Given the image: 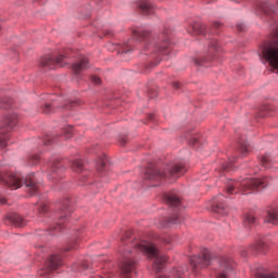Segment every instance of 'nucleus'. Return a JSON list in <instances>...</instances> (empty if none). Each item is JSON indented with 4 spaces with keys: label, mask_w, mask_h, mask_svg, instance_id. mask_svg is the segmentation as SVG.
Masks as SVG:
<instances>
[{
    "label": "nucleus",
    "mask_w": 278,
    "mask_h": 278,
    "mask_svg": "<svg viewBox=\"0 0 278 278\" xmlns=\"http://www.w3.org/2000/svg\"><path fill=\"white\" fill-rule=\"evenodd\" d=\"M64 61V55H59V56H43L41 59V66L43 68H50L53 70L55 66H60L62 62Z\"/></svg>",
    "instance_id": "obj_11"
},
{
    "label": "nucleus",
    "mask_w": 278,
    "mask_h": 278,
    "mask_svg": "<svg viewBox=\"0 0 278 278\" xmlns=\"http://www.w3.org/2000/svg\"><path fill=\"white\" fill-rule=\"evenodd\" d=\"M132 36H134L135 40H138V42H148V40H149V31L135 30L132 33Z\"/></svg>",
    "instance_id": "obj_18"
},
{
    "label": "nucleus",
    "mask_w": 278,
    "mask_h": 278,
    "mask_svg": "<svg viewBox=\"0 0 278 278\" xmlns=\"http://www.w3.org/2000/svg\"><path fill=\"white\" fill-rule=\"evenodd\" d=\"M164 199H165L166 203L168 205H170L172 207H179V205H181V200H179V198H177V195H175L173 193H166L164 195Z\"/></svg>",
    "instance_id": "obj_16"
},
{
    "label": "nucleus",
    "mask_w": 278,
    "mask_h": 278,
    "mask_svg": "<svg viewBox=\"0 0 278 278\" xmlns=\"http://www.w3.org/2000/svg\"><path fill=\"white\" fill-rule=\"evenodd\" d=\"M270 10H273V7L268 2H261V4L257 5L256 14H260L261 12L263 14H270Z\"/></svg>",
    "instance_id": "obj_22"
},
{
    "label": "nucleus",
    "mask_w": 278,
    "mask_h": 278,
    "mask_svg": "<svg viewBox=\"0 0 278 278\" xmlns=\"http://www.w3.org/2000/svg\"><path fill=\"white\" fill-rule=\"evenodd\" d=\"M0 184H4L11 190H18L23 184L28 188L30 194H36L38 191V184H36V176L29 174L25 179L21 173L0 174Z\"/></svg>",
    "instance_id": "obj_3"
},
{
    "label": "nucleus",
    "mask_w": 278,
    "mask_h": 278,
    "mask_svg": "<svg viewBox=\"0 0 278 278\" xmlns=\"http://www.w3.org/2000/svg\"><path fill=\"white\" fill-rule=\"evenodd\" d=\"M104 166H105V159L100 160V161L98 162L97 168H98V170L103 172V167H104Z\"/></svg>",
    "instance_id": "obj_36"
},
{
    "label": "nucleus",
    "mask_w": 278,
    "mask_h": 278,
    "mask_svg": "<svg viewBox=\"0 0 278 278\" xmlns=\"http://www.w3.org/2000/svg\"><path fill=\"white\" fill-rule=\"evenodd\" d=\"M188 33L194 34L195 36H205V25L199 23L192 24Z\"/></svg>",
    "instance_id": "obj_14"
},
{
    "label": "nucleus",
    "mask_w": 278,
    "mask_h": 278,
    "mask_svg": "<svg viewBox=\"0 0 278 278\" xmlns=\"http://www.w3.org/2000/svg\"><path fill=\"white\" fill-rule=\"evenodd\" d=\"M73 134V126H68L66 129H65V137L66 138H71V135Z\"/></svg>",
    "instance_id": "obj_37"
},
{
    "label": "nucleus",
    "mask_w": 278,
    "mask_h": 278,
    "mask_svg": "<svg viewBox=\"0 0 278 278\" xmlns=\"http://www.w3.org/2000/svg\"><path fill=\"white\" fill-rule=\"evenodd\" d=\"M258 55L263 64L278 71V27L271 33L269 40L260 47Z\"/></svg>",
    "instance_id": "obj_2"
},
{
    "label": "nucleus",
    "mask_w": 278,
    "mask_h": 278,
    "mask_svg": "<svg viewBox=\"0 0 278 278\" xmlns=\"http://www.w3.org/2000/svg\"><path fill=\"white\" fill-rule=\"evenodd\" d=\"M43 112H45L46 114H49V112H51V104L47 103V104L45 105Z\"/></svg>",
    "instance_id": "obj_41"
},
{
    "label": "nucleus",
    "mask_w": 278,
    "mask_h": 278,
    "mask_svg": "<svg viewBox=\"0 0 278 278\" xmlns=\"http://www.w3.org/2000/svg\"><path fill=\"white\" fill-rule=\"evenodd\" d=\"M177 223H179V215H175L168 219V225H177Z\"/></svg>",
    "instance_id": "obj_34"
},
{
    "label": "nucleus",
    "mask_w": 278,
    "mask_h": 278,
    "mask_svg": "<svg viewBox=\"0 0 278 278\" xmlns=\"http://www.w3.org/2000/svg\"><path fill=\"white\" fill-rule=\"evenodd\" d=\"M203 62H210V58H205V59H203L201 61L197 60L195 64H203Z\"/></svg>",
    "instance_id": "obj_43"
},
{
    "label": "nucleus",
    "mask_w": 278,
    "mask_h": 278,
    "mask_svg": "<svg viewBox=\"0 0 278 278\" xmlns=\"http://www.w3.org/2000/svg\"><path fill=\"white\" fill-rule=\"evenodd\" d=\"M257 223V219L255 218V215L248 213L244 215V224L245 225H255Z\"/></svg>",
    "instance_id": "obj_27"
},
{
    "label": "nucleus",
    "mask_w": 278,
    "mask_h": 278,
    "mask_svg": "<svg viewBox=\"0 0 278 278\" xmlns=\"http://www.w3.org/2000/svg\"><path fill=\"white\" fill-rule=\"evenodd\" d=\"M233 273V261L229 257L219 258V268L216 273L217 278H229Z\"/></svg>",
    "instance_id": "obj_9"
},
{
    "label": "nucleus",
    "mask_w": 278,
    "mask_h": 278,
    "mask_svg": "<svg viewBox=\"0 0 278 278\" xmlns=\"http://www.w3.org/2000/svg\"><path fill=\"white\" fill-rule=\"evenodd\" d=\"M38 160H40V156L37 154L33 155L29 157V166H34V164H38Z\"/></svg>",
    "instance_id": "obj_32"
},
{
    "label": "nucleus",
    "mask_w": 278,
    "mask_h": 278,
    "mask_svg": "<svg viewBox=\"0 0 278 278\" xmlns=\"http://www.w3.org/2000/svg\"><path fill=\"white\" fill-rule=\"evenodd\" d=\"M160 53H162V55H168L169 50H168V42L163 43L160 48H159Z\"/></svg>",
    "instance_id": "obj_31"
},
{
    "label": "nucleus",
    "mask_w": 278,
    "mask_h": 278,
    "mask_svg": "<svg viewBox=\"0 0 278 278\" xmlns=\"http://www.w3.org/2000/svg\"><path fill=\"white\" fill-rule=\"evenodd\" d=\"M276 3L278 4V0H276Z\"/></svg>",
    "instance_id": "obj_55"
},
{
    "label": "nucleus",
    "mask_w": 278,
    "mask_h": 278,
    "mask_svg": "<svg viewBox=\"0 0 278 278\" xmlns=\"http://www.w3.org/2000/svg\"><path fill=\"white\" fill-rule=\"evenodd\" d=\"M256 278H278L277 274H262L258 275Z\"/></svg>",
    "instance_id": "obj_35"
},
{
    "label": "nucleus",
    "mask_w": 278,
    "mask_h": 278,
    "mask_svg": "<svg viewBox=\"0 0 278 278\" xmlns=\"http://www.w3.org/2000/svg\"><path fill=\"white\" fill-rule=\"evenodd\" d=\"M186 166L181 164H173L167 167H149L146 170V179H150L151 181H162L163 179H179L181 175H186Z\"/></svg>",
    "instance_id": "obj_4"
},
{
    "label": "nucleus",
    "mask_w": 278,
    "mask_h": 278,
    "mask_svg": "<svg viewBox=\"0 0 278 278\" xmlns=\"http://www.w3.org/2000/svg\"><path fill=\"white\" fill-rule=\"evenodd\" d=\"M266 247V244L264 243V241H257L252 249L255 251V253H262L264 251V248Z\"/></svg>",
    "instance_id": "obj_29"
},
{
    "label": "nucleus",
    "mask_w": 278,
    "mask_h": 278,
    "mask_svg": "<svg viewBox=\"0 0 278 278\" xmlns=\"http://www.w3.org/2000/svg\"><path fill=\"white\" fill-rule=\"evenodd\" d=\"M233 1H236L237 3H240V0H233Z\"/></svg>",
    "instance_id": "obj_53"
},
{
    "label": "nucleus",
    "mask_w": 278,
    "mask_h": 278,
    "mask_svg": "<svg viewBox=\"0 0 278 278\" xmlns=\"http://www.w3.org/2000/svg\"><path fill=\"white\" fill-rule=\"evenodd\" d=\"M261 164L265 168H271L273 164H275V161L270 156V154H265L261 157Z\"/></svg>",
    "instance_id": "obj_23"
},
{
    "label": "nucleus",
    "mask_w": 278,
    "mask_h": 278,
    "mask_svg": "<svg viewBox=\"0 0 278 278\" xmlns=\"http://www.w3.org/2000/svg\"><path fill=\"white\" fill-rule=\"evenodd\" d=\"M214 27H216V28L220 27V23L219 22H215L214 23Z\"/></svg>",
    "instance_id": "obj_47"
},
{
    "label": "nucleus",
    "mask_w": 278,
    "mask_h": 278,
    "mask_svg": "<svg viewBox=\"0 0 278 278\" xmlns=\"http://www.w3.org/2000/svg\"><path fill=\"white\" fill-rule=\"evenodd\" d=\"M193 144H197V140H194Z\"/></svg>",
    "instance_id": "obj_54"
},
{
    "label": "nucleus",
    "mask_w": 278,
    "mask_h": 278,
    "mask_svg": "<svg viewBox=\"0 0 278 278\" xmlns=\"http://www.w3.org/2000/svg\"><path fill=\"white\" fill-rule=\"evenodd\" d=\"M157 278H168V277H166V276H164V275H162V274H159V275H157Z\"/></svg>",
    "instance_id": "obj_50"
},
{
    "label": "nucleus",
    "mask_w": 278,
    "mask_h": 278,
    "mask_svg": "<svg viewBox=\"0 0 278 278\" xmlns=\"http://www.w3.org/2000/svg\"><path fill=\"white\" fill-rule=\"evenodd\" d=\"M122 53H129V45H126V48H123Z\"/></svg>",
    "instance_id": "obj_45"
},
{
    "label": "nucleus",
    "mask_w": 278,
    "mask_h": 278,
    "mask_svg": "<svg viewBox=\"0 0 278 278\" xmlns=\"http://www.w3.org/2000/svg\"><path fill=\"white\" fill-rule=\"evenodd\" d=\"M45 144H51V141H50V140H48V141H46V142H45Z\"/></svg>",
    "instance_id": "obj_51"
},
{
    "label": "nucleus",
    "mask_w": 278,
    "mask_h": 278,
    "mask_svg": "<svg viewBox=\"0 0 278 278\" xmlns=\"http://www.w3.org/2000/svg\"><path fill=\"white\" fill-rule=\"evenodd\" d=\"M73 273H81L83 270H88V264L87 263H74L72 265Z\"/></svg>",
    "instance_id": "obj_24"
},
{
    "label": "nucleus",
    "mask_w": 278,
    "mask_h": 278,
    "mask_svg": "<svg viewBox=\"0 0 278 278\" xmlns=\"http://www.w3.org/2000/svg\"><path fill=\"white\" fill-rule=\"evenodd\" d=\"M190 262L193 273H197V270L207 268L212 264V255L208 250H203L200 255L193 256Z\"/></svg>",
    "instance_id": "obj_7"
},
{
    "label": "nucleus",
    "mask_w": 278,
    "mask_h": 278,
    "mask_svg": "<svg viewBox=\"0 0 278 278\" xmlns=\"http://www.w3.org/2000/svg\"><path fill=\"white\" fill-rule=\"evenodd\" d=\"M72 168L76 173H81L84 170V163H81V161L76 160V161L73 162Z\"/></svg>",
    "instance_id": "obj_28"
},
{
    "label": "nucleus",
    "mask_w": 278,
    "mask_h": 278,
    "mask_svg": "<svg viewBox=\"0 0 278 278\" xmlns=\"http://www.w3.org/2000/svg\"><path fill=\"white\" fill-rule=\"evenodd\" d=\"M8 220L11 223V225H14V227H23L25 225V219H23V217L16 213L9 215Z\"/></svg>",
    "instance_id": "obj_15"
},
{
    "label": "nucleus",
    "mask_w": 278,
    "mask_h": 278,
    "mask_svg": "<svg viewBox=\"0 0 278 278\" xmlns=\"http://www.w3.org/2000/svg\"><path fill=\"white\" fill-rule=\"evenodd\" d=\"M174 278H185V274L181 269H174L173 270Z\"/></svg>",
    "instance_id": "obj_33"
},
{
    "label": "nucleus",
    "mask_w": 278,
    "mask_h": 278,
    "mask_svg": "<svg viewBox=\"0 0 278 278\" xmlns=\"http://www.w3.org/2000/svg\"><path fill=\"white\" fill-rule=\"evenodd\" d=\"M4 203H5V199L0 198V205H4Z\"/></svg>",
    "instance_id": "obj_46"
},
{
    "label": "nucleus",
    "mask_w": 278,
    "mask_h": 278,
    "mask_svg": "<svg viewBox=\"0 0 278 278\" xmlns=\"http://www.w3.org/2000/svg\"><path fill=\"white\" fill-rule=\"evenodd\" d=\"M88 68V59L86 56L80 58L74 65H73V72L75 75H79V73H83V71H86Z\"/></svg>",
    "instance_id": "obj_12"
},
{
    "label": "nucleus",
    "mask_w": 278,
    "mask_h": 278,
    "mask_svg": "<svg viewBox=\"0 0 278 278\" xmlns=\"http://www.w3.org/2000/svg\"><path fill=\"white\" fill-rule=\"evenodd\" d=\"M4 123L9 129L16 127V123H18V115H16V113L10 114L7 116Z\"/></svg>",
    "instance_id": "obj_21"
},
{
    "label": "nucleus",
    "mask_w": 278,
    "mask_h": 278,
    "mask_svg": "<svg viewBox=\"0 0 278 278\" xmlns=\"http://www.w3.org/2000/svg\"><path fill=\"white\" fill-rule=\"evenodd\" d=\"M64 210H68V203L63 204V208L61 211V218L59 219V224L52 228L54 231H62V225H64L65 222V216H66V211Z\"/></svg>",
    "instance_id": "obj_19"
},
{
    "label": "nucleus",
    "mask_w": 278,
    "mask_h": 278,
    "mask_svg": "<svg viewBox=\"0 0 278 278\" xmlns=\"http://www.w3.org/2000/svg\"><path fill=\"white\" fill-rule=\"evenodd\" d=\"M233 162H236V159H232L229 161V163L224 167L225 170H229L231 166H233Z\"/></svg>",
    "instance_id": "obj_40"
},
{
    "label": "nucleus",
    "mask_w": 278,
    "mask_h": 278,
    "mask_svg": "<svg viewBox=\"0 0 278 278\" xmlns=\"http://www.w3.org/2000/svg\"><path fill=\"white\" fill-rule=\"evenodd\" d=\"M139 10H141L143 14H153V5L147 0L139 2Z\"/></svg>",
    "instance_id": "obj_20"
},
{
    "label": "nucleus",
    "mask_w": 278,
    "mask_h": 278,
    "mask_svg": "<svg viewBox=\"0 0 278 278\" xmlns=\"http://www.w3.org/2000/svg\"><path fill=\"white\" fill-rule=\"evenodd\" d=\"M265 223L269 225H277L278 223V210H270L267 212V216L265 217Z\"/></svg>",
    "instance_id": "obj_17"
},
{
    "label": "nucleus",
    "mask_w": 278,
    "mask_h": 278,
    "mask_svg": "<svg viewBox=\"0 0 278 278\" xmlns=\"http://www.w3.org/2000/svg\"><path fill=\"white\" fill-rule=\"evenodd\" d=\"M249 149L250 146L247 143V141L239 142V153H241L242 157H247V155H249Z\"/></svg>",
    "instance_id": "obj_25"
},
{
    "label": "nucleus",
    "mask_w": 278,
    "mask_h": 278,
    "mask_svg": "<svg viewBox=\"0 0 278 278\" xmlns=\"http://www.w3.org/2000/svg\"><path fill=\"white\" fill-rule=\"evenodd\" d=\"M136 270V261L129 256V252L123 253V261L121 264V277L122 278H131Z\"/></svg>",
    "instance_id": "obj_8"
},
{
    "label": "nucleus",
    "mask_w": 278,
    "mask_h": 278,
    "mask_svg": "<svg viewBox=\"0 0 278 278\" xmlns=\"http://www.w3.org/2000/svg\"><path fill=\"white\" fill-rule=\"evenodd\" d=\"M62 266V257L53 255L46 263L45 267L38 270V275L41 278H49Z\"/></svg>",
    "instance_id": "obj_6"
},
{
    "label": "nucleus",
    "mask_w": 278,
    "mask_h": 278,
    "mask_svg": "<svg viewBox=\"0 0 278 278\" xmlns=\"http://www.w3.org/2000/svg\"><path fill=\"white\" fill-rule=\"evenodd\" d=\"M213 212L216 214L225 215V205L223 204V195H217V198L214 199L213 202Z\"/></svg>",
    "instance_id": "obj_13"
},
{
    "label": "nucleus",
    "mask_w": 278,
    "mask_h": 278,
    "mask_svg": "<svg viewBox=\"0 0 278 278\" xmlns=\"http://www.w3.org/2000/svg\"><path fill=\"white\" fill-rule=\"evenodd\" d=\"M268 184H270V180L267 177L263 179L247 178L241 181L229 180L226 186V194H238V192H241L242 194H251L253 190H257V188H266Z\"/></svg>",
    "instance_id": "obj_1"
},
{
    "label": "nucleus",
    "mask_w": 278,
    "mask_h": 278,
    "mask_svg": "<svg viewBox=\"0 0 278 278\" xmlns=\"http://www.w3.org/2000/svg\"><path fill=\"white\" fill-rule=\"evenodd\" d=\"M8 147V135H0V149Z\"/></svg>",
    "instance_id": "obj_30"
},
{
    "label": "nucleus",
    "mask_w": 278,
    "mask_h": 278,
    "mask_svg": "<svg viewBox=\"0 0 278 278\" xmlns=\"http://www.w3.org/2000/svg\"><path fill=\"white\" fill-rule=\"evenodd\" d=\"M164 242H165V244H169L170 243V241H168V240H165Z\"/></svg>",
    "instance_id": "obj_52"
},
{
    "label": "nucleus",
    "mask_w": 278,
    "mask_h": 278,
    "mask_svg": "<svg viewBox=\"0 0 278 278\" xmlns=\"http://www.w3.org/2000/svg\"><path fill=\"white\" fill-rule=\"evenodd\" d=\"M137 249L142 251V253H147L148 257L154 260V268L156 273H160V270L164 268V264H166L168 261V257L160 253V250H157V248L149 241H141L139 244H137Z\"/></svg>",
    "instance_id": "obj_5"
},
{
    "label": "nucleus",
    "mask_w": 278,
    "mask_h": 278,
    "mask_svg": "<svg viewBox=\"0 0 278 278\" xmlns=\"http://www.w3.org/2000/svg\"><path fill=\"white\" fill-rule=\"evenodd\" d=\"M218 51V45H216V39H211L208 42V55H214Z\"/></svg>",
    "instance_id": "obj_26"
},
{
    "label": "nucleus",
    "mask_w": 278,
    "mask_h": 278,
    "mask_svg": "<svg viewBox=\"0 0 278 278\" xmlns=\"http://www.w3.org/2000/svg\"><path fill=\"white\" fill-rule=\"evenodd\" d=\"M73 249H77L75 245H70L67 251H73Z\"/></svg>",
    "instance_id": "obj_49"
},
{
    "label": "nucleus",
    "mask_w": 278,
    "mask_h": 278,
    "mask_svg": "<svg viewBox=\"0 0 278 278\" xmlns=\"http://www.w3.org/2000/svg\"><path fill=\"white\" fill-rule=\"evenodd\" d=\"M237 29H238V31H244V24L243 23H238L237 24Z\"/></svg>",
    "instance_id": "obj_42"
},
{
    "label": "nucleus",
    "mask_w": 278,
    "mask_h": 278,
    "mask_svg": "<svg viewBox=\"0 0 278 278\" xmlns=\"http://www.w3.org/2000/svg\"><path fill=\"white\" fill-rule=\"evenodd\" d=\"M65 169L66 168L62 166V163L56 157L51 159L48 163L49 179H51V175L52 179H55V177L61 175V173H64Z\"/></svg>",
    "instance_id": "obj_10"
},
{
    "label": "nucleus",
    "mask_w": 278,
    "mask_h": 278,
    "mask_svg": "<svg viewBox=\"0 0 278 278\" xmlns=\"http://www.w3.org/2000/svg\"><path fill=\"white\" fill-rule=\"evenodd\" d=\"M91 81L92 84H96L97 86H99L101 84V78H99L98 76H92Z\"/></svg>",
    "instance_id": "obj_38"
},
{
    "label": "nucleus",
    "mask_w": 278,
    "mask_h": 278,
    "mask_svg": "<svg viewBox=\"0 0 278 278\" xmlns=\"http://www.w3.org/2000/svg\"><path fill=\"white\" fill-rule=\"evenodd\" d=\"M76 102H70V104L65 105V110H71L75 105Z\"/></svg>",
    "instance_id": "obj_44"
},
{
    "label": "nucleus",
    "mask_w": 278,
    "mask_h": 278,
    "mask_svg": "<svg viewBox=\"0 0 278 278\" xmlns=\"http://www.w3.org/2000/svg\"><path fill=\"white\" fill-rule=\"evenodd\" d=\"M47 210V204H39V214H45Z\"/></svg>",
    "instance_id": "obj_39"
},
{
    "label": "nucleus",
    "mask_w": 278,
    "mask_h": 278,
    "mask_svg": "<svg viewBox=\"0 0 278 278\" xmlns=\"http://www.w3.org/2000/svg\"><path fill=\"white\" fill-rule=\"evenodd\" d=\"M173 86L174 88L179 89V83H174Z\"/></svg>",
    "instance_id": "obj_48"
}]
</instances>
